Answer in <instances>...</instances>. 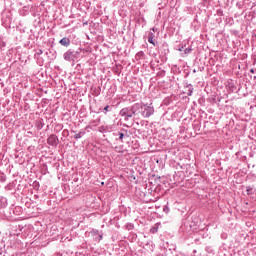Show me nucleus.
I'll list each match as a JSON object with an SVG mask.
<instances>
[{"label": "nucleus", "instance_id": "obj_1", "mask_svg": "<svg viewBox=\"0 0 256 256\" xmlns=\"http://www.w3.org/2000/svg\"><path fill=\"white\" fill-rule=\"evenodd\" d=\"M80 55L81 53L79 51H73L69 49L64 53L63 57L65 61L75 62L77 59H79Z\"/></svg>", "mask_w": 256, "mask_h": 256}, {"label": "nucleus", "instance_id": "obj_2", "mask_svg": "<svg viewBox=\"0 0 256 256\" xmlns=\"http://www.w3.org/2000/svg\"><path fill=\"white\" fill-rule=\"evenodd\" d=\"M155 113V108L151 104L142 103L143 119H149Z\"/></svg>", "mask_w": 256, "mask_h": 256}, {"label": "nucleus", "instance_id": "obj_3", "mask_svg": "<svg viewBox=\"0 0 256 256\" xmlns=\"http://www.w3.org/2000/svg\"><path fill=\"white\" fill-rule=\"evenodd\" d=\"M132 113L134 114V119H143V103L133 104Z\"/></svg>", "mask_w": 256, "mask_h": 256}, {"label": "nucleus", "instance_id": "obj_4", "mask_svg": "<svg viewBox=\"0 0 256 256\" xmlns=\"http://www.w3.org/2000/svg\"><path fill=\"white\" fill-rule=\"evenodd\" d=\"M121 117H126V119H131V117H135V114L133 113V105L129 108H123L120 110Z\"/></svg>", "mask_w": 256, "mask_h": 256}, {"label": "nucleus", "instance_id": "obj_5", "mask_svg": "<svg viewBox=\"0 0 256 256\" xmlns=\"http://www.w3.org/2000/svg\"><path fill=\"white\" fill-rule=\"evenodd\" d=\"M57 141H59V138H57V135L55 134L50 135L47 139L48 145H51L52 147H56Z\"/></svg>", "mask_w": 256, "mask_h": 256}, {"label": "nucleus", "instance_id": "obj_6", "mask_svg": "<svg viewBox=\"0 0 256 256\" xmlns=\"http://www.w3.org/2000/svg\"><path fill=\"white\" fill-rule=\"evenodd\" d=\"M60 45H62L63 47H69V45H71V39L64 37L59 41Z\"/></svg>", "mask_w": 256, "mask_h": 256}, {"label": "nucleus", "instance_id": "obj_7", "mask_svg": "<svg viewBox=\"0 0 256 256\" xmlns=\"http://www.w3.org/2000/svg\"><path fill=\"white\" fill-rule=\"evenodd\" d=\"M186 94L189 96V97H191V95H193V85H191V84H188V85H186Z\"/></svg>", "mask_w": 256, "mask_h": 256}, {"label": "nucleus", "instance_id": "obj_8", "mask_svg": "<svg viewBox=\"0 0 256 256\" xmlns=\"http://www.w3.org/2000/svg\"><path fill=\"white\" fill-rule=\"evenodd\" d=\"M93 235H96L97 237H95V239H98V241H101V239H103V235L99 234V231L94 230L92 231Z\"/></svg>", "mask_w": 256, "mask_h": 256}, {"label": "nucleus", "instance_id": "obj_9", "mask_svg": "<svg viewBox=\"0 0 256 256\" xmlns=\"http://www.w3.org/2000/svg\"><path fill=\"white\" fill-rule=\"evenodd\" d=\"M83 135H85V131L81 130L79 133H77L74 138L75 139H81V137H83Z\"/></svg>", "mask_w": 256, "mask_h": 256}, {"label": "nucleus", "instance_id": "obj_10", "mask_svg": "<svg viewBox=\"0 0 256 256\" xmlns=\"http://www.w3.org/2000/svg\"><path fill=\"white\" fill-rule=\"evenodd\" d=\"M246 193H247V195H253V188L251 186H247Z\"/></svg>", "mask_w": 256, "mask_h": 256}, {"label": "nucleus", "instance_id": "obj_11", "mask_svg": "<svg viewBox=\"0 0 256 256\" xmlns=\"http://www.w3.org/2000/svg\"><path fill=\"white\" fill-rule=\"evenodd\" d=\"M157 231H159V228L157 226H153L151 229H150V233H157Z\"/></svg>", "mask_w": 256, "mask_h": 256}, {"label": "nucleus", "instance_id": "obj_12", "mask_svg": "<svg viewBox=\"0 0 256 256\" xmlns=\"http://www.w3.org/2000/svg\"><path fill=\"white\" fill-rule=\"evenodd\" d=\"M148 43H151V45H154V47H155V45H157V44L155 43V39L152 38V37H148Z\"/></svg>", "mask_w": 256, "mask_h": 256}, {"label": "nucleus", "instance_id": "obj_13", "mask_svg": "<svg viewBox=\"0 0 256 256\" xmlns=\"http://www.w3.org/2000/svg\"><path fill=\"white\" fill-rule=\"evenodd\" d=\"M191 51H193V49H191V48H186V49L184 50V53H185V55H189V53H191Z\"/></svg>", "mask_w": 256, "mask_h": 256}, {"label": "nucleus", "instance_id": "obj_14", "mask_svg": "<svg viewBox=\"0 0 256 256\" xmlns=\"http://www.w3.org/2000/svg\"><path fill=\"white\" fill-rule=\"evenodd\" d=\"M110 109L111 107L109 105L104 107L105 115H107L108 111H111Z\"/></svg>", "mask_w": 256, "mask_h": 256}, {"label": "nucleus", "instance_id": "obj_15", "mask_svg": "<svg viewBox=\"0 0 256 256\" xmlns=\"http://www.w3.org/2000/svg\"><path fill=\"white\" fill-rule=\"evenodd\" d=\"M148 37H151L152 39H155V33L150 31L149 34H148Z\"/></svg>", "mask_w": 256, "mask_h": 256}, {"label": "nucleus", "instance_id": "obj_16", "mask_svg": "<svg viewBox=\"0 0 256 256\" xmlns=\"http://www.w3.org/2000/svg\"><path fill=\"white\" fill-rule=\"evenodd\" d=\"M125 137V134H123L122 132L119 133V139L120 141H123V138Z\"/></svg>", "mask_w": 256, "mask_h": 256}, {"label": "nucleus", "instance_id": "obj_17", "mask_svg": "<svg viewBox=\"0 0 256 256\" xmlns=\"http://www.w3.org/2000/svg\"><path fill=\"white\" fill-rule=\"evenodd\" d=\"M0 181H2V182H5V181H6V178H5L4 175L0 176Z\"/></svg>", "mask_w": 256, "mask_h": 256}, {"label": "nucleus", "instance_id": "obj_18", "mask_svg": "<svg viewBox=\"0 0 256 256\" xmlns=\"http://www.w3.org/2000/svg\"><path fill=\"white\" fill-rule=\"evenodd\" d=\"M38 55H43V50H39Z\"/></svg>", "mask_w": 256, "mask_h": 256}, {"label": "nucleus", "instance_id": "obj_19", "mask_svg": "<svg viewBox=\"0 0 256 256\" xmlns=\"http://www.w3.org/2000/svg\"><path fill=\"white\" fill-rule=\"evenodd\" d=\"M164 211H166V213L169 211V207H164Z\"/></svg>", "mask_w": 256, "mask_h": 256}, {"label": "nucleus", "instance_id": "obj_20", "mask_svg": "<svg viewBox=\"0 0 256 256\" xmlns=\"http://www.w3.org/2000/svg\"><path fill=\"white\" fill-rule=\"evenodd\" d=\"M250 73H255V70H254V69H251V70H250Z\"/></svg>", "mask_w": 256, "mask_h": 256}, {"label": "nucleus", "instance_id": "obj_21", "mask_svg": "<svg viewBox=\"0 0 256 256\" xmlns=\"http://www.w3.org/2000/svg\"><path fill=\"white\" fill-rule=\"evenodd\" d=\"M153 33H155V28L152 29Z\"/></svg>", "mask_w": 256, "mask_h": 256}]
</instances>
